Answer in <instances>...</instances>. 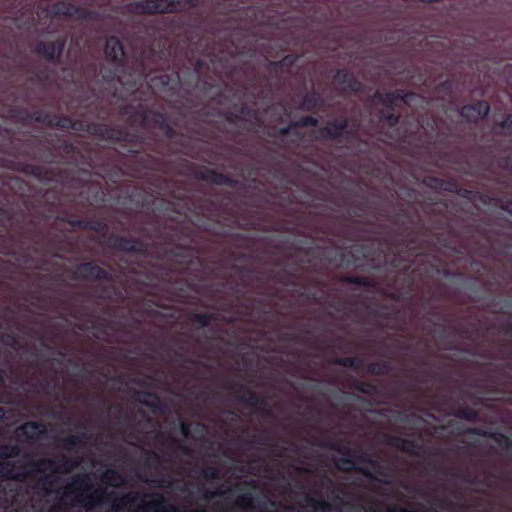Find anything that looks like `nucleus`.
Here are the masks:
<instances>
[{"label": "nucleus", "instance_id": "51", "mask_svg": "<svg viewBox=\"0 0 512 512\" xmlns=\"http://www.w3.org/2000/svg\"><path fill=\"white\" fill-rule=\"evenodd\" d=\"M236 505L240 508L248 509L253 504V495L250 491L242 493L236 499Z\"/></svg>", "mask_w": 512, "mask_h": 512}, {"label": "nucleus", "instance_id": "54", "mask_svg": "<svg viewBox=\"0 0 512 512\" xmlns=\"http://www.w3.org/2000/svg\"><path fill=\"white\" fill-rule=\"evenodd\" d=\"M94 122H86L83 120H73V127L71 130L82 131L90 134Z\"/></svg>", "mask_w": 512, "mask_h": 512}, {"label": "nucleus", "instance_id": "14", "mask_svg": "<svg viewBox=\"0 0 512 512\" xmlns=\"http://www.w3.org/2000/svg\"><path fill=\"white\" fill-rule=\"evenodd\" d=\"M190 175L197 180L207 181L215 185H225L228 187H236L238 181L231 178L229 175L217 172L216 170L207 167H197L194 164L189 165Z\"/></svg>", "mask_w": 512, "mask_h": 512}, {"label": "nucleus", "instance_id": "27", "mask_svg": "<svg viewBox=\"0 0 512 512\" xmlns=\"http://www.w3.org/2000/svg\"><path fill=\"white\" fill-rule=\"evenodd\" d=\"M299 56L296 54H288L285 55L281 60L279 61H269L268 63V69L270 72L273 73H290L292 67L296 64L298 61Z\"/></svg>", "mask_w": 512, "mask_h": 512}, {"label": "nucleus", "instance_id": "59", "mask_svg": "<svg viewBox=\"0 0 512 512\" xmlns=\"http://www.w3.org/2000/svg\"><path fill=\"white\" fill-rule=\"evenodd\" d=\"M67 223L73 228L86 230L87 219H68Z\"/></svg>", "mask_w": 512, "mask_h": 512}, {"label": "nucleus", "instance_id": "52", "mask_svg": "<svg viewBox=\"0 0 512 512\" xmlns=\"http://www.w3.org/2000/svg\"><path fill=\"white\" fill-rule=\"evenodd\" d=\"M236 10V4L233 1L226 3L217 2L215 5V11L220 15H228Z\"/></svg>", "mask_w": 512, "mask_h": 512}, {"label": "nucleus", "instance_id": "40", "mask_svg": "<svg viewBox=\"0 0 512 512\" xmlns=\"http://www.w3.org/2000/svg\"><path fill=\"white\" fill-rule=\"evenodd\" d=\"M238 115L240 116V121H254L259 122L260 121V115L259 112L256 109H253L249 107L246 104H243L239 107L237 110Z\"/></svg>", "mask_w": 512, "mask_h": 512}, {"label": "nucleus", "instance_id": "48", "mask_svg": "<svg viewBox=\"0 0 512 512\" xmlns=\"http://www.w3.org/2000/svg\"><path fill=\"white\" fill-rule=\"evenodd\" d=\"M434 372L431 368L423 367L418 370L416 380L421 384H428L432 381Z\"/></svg>", "mask_w": 512, "mask_h": 512}, {"label": "nucleus", "instance_id": "30", "mask_svg": "<svg viewBox=\"0 0 512 512\" xmlns=\"http://www.w3.org/2000/svg\"><path fill=\"white\" fill-rule=\"evenodd\" d=\"M90 438V434L86 432H80L63 438L61 440V446L67 451H71L76 446L86 444Z\"/></svg>", "mask_w": 512, "mask_h": 512}, {"label": "nucleus", "instance_id": "20", "mask_svg": "<svg viewBox=\"0 0 512 512\" xmlns=\"http://www.w3.org/2000/svg\"><path fill=\"white\" fill-rule=\"evenodd\" d=\"M47 433L44 423L39 421H27L16 429L18 438H25L27 442L40 439Z\"/></svg>", "mask_w": 512, "mask_h": 512}, {"label": "nucleus", "instance_id": "37", "mask_svg": "<svg viewBox=\"0 0 512 512\" xmlns=\"http://www.w3.org/2000/svg\"><path fill=\"white\" fill-rule=\"evenodd\" d=\"M332 363L353 370H358L363 366V360L358 357H338L335 358Z\"/></svg>", "mask_w": 512, "mask_h": 512}, {"label": "nucleus", "instance_id": "15", "mask_svg": "<svg viewBox=\"0 0 512 512\" xmlns=\"http://www.w3.org/2000/svg\"><path fill=\"white\" fill-rule=\"evenodd\" d=\"M107 246L113 250L129 254L144 255L147 250V245L139 238L120 235H110Z\"/></svg>", "mask_w": 512, "mask_h": 512}, {"label": "nucleus", "instance_id": "1", "mask_svg": "<svg viewBox=\"0 0 512 512\" xmlns=\"http://www.w3.org/2000/svg\"><path fill=\"white\" fill-rule=\"evenodd\" d=\"M447 219L446 215H441L438 226L433 228L426 227L424 223L414 225V221L411 220L410 224L413 227H408L398 215L391 221L398 227L399 232L394 235L387 232L383 238V243L397 254L395 261L399 263L395 267L411 269L412 286L423 290V299L431 308L440 294V277L448 276L447 264L433 254L438 245H448L447 240L439 232Z\"/></svg>", "mask_w": 512, "mask_h": 512}, {"label": "nucleus", "instance_id": "29", "mask_svg": "<svg viewBox=\"0 0 512 512\" xmlns=\"http://www.w3.org/2000/svg\"><path fill=\"white\" fill-rule=\"evenodd\" d=\"M489 113V105L485 101H479L471 106L462 108L461 115L467 118L483 119Z\"/></svg>", "mask_w": 512, "mask_h": 512}, {"label": "nucleus", "instance_id": "46", "mask_svg": "<svg viewBox=\"0 0 512 512\" xmlns=\"http://www.w3.org/2000/svg\"><path fill=\"white\" fill-rule=\"evenodd\" d=\"M318 119L314 116H304L296 121L291 122V126L294 127V130H297L299 128H305V127H316L318 126Z\"/></svg>", "mask_w": 512, "mask_h": 512}, {"label": "nucleus", "instance_id": "9", "mask_svg": "<svg viewBox=\"0 0 512 512\" xmlns=\"http://www.w3.org/2000/svg\"><path fill=\"white\" fill-rule=\"evenodd\" d=\"M359 124L349 126V119L346 116L329 121L319 129L320 138L336 142L351 141L358 135Z\"/></svg>", "mask_w": 512, "mask_h": 512}, {"label": "nucleus", "instance_id": "24", "mask_svg": "<svg viewBox=\"0 0 512 512\" xmlns=\"http://www.w3.org/2000/svg\"><path fill=\"white\" fill-rule=\"evenodd\" d=\"M121 135L118 136L116 142L123 143V148L126 149H142L145 145V139L142 135L137 132H129L125 129L120 128Z\"/></svg>", "mask_w": 512, "mask_h": 512}, {"label": "nucleus", "instance_id": "16", "mask_svg": "<svg viewBox=\"0 0 512 512\" xmlns=\"http://www.w3.org/2000/svg\"><path fill=\"white\" fill-rule=\"evenodd\" d=\"M104 55L106 60L114 64L117 68H127L124 47L117 36H109L104 45Z\"/></svg>", "mask_w": 512, "mask_h": 512}, {"label": "nucleus", "instance_id": "5", "mask_svg": "<svg viewBox=\"0 0 512 512\" xmlns=\"http://www.w3.org/2000/svg\"><path fill=\"white\" fill-rule=\"evenodd\" d=\"M314 252L327 260L329 264L336 266L343 264L351 266L363 260L370 261L374 259L372 247L369 243H356L347 251H338L329 247L310 248L307 253L314 255Z\"/></svg>", "mask_w": 512, "mask_h": 512}, {"label": "nucleus", "instance_id": "53", "mask_svg": "<svg viewBox=\"0 0 512 512\" xmlns=\"http://www.w3.org/2000/svg\"><path fill=\"white\" fill-rule=\"evenodd\" d=\"M190 247H184L182 252L174 251L173 255L175 257L181 258V263L190 265L193 262L194 256L190 253Z\"/></svg>", "mask_w": 512, "mask_h": 512}, {"label": "nucleus", "instance_id": "41", "mask_svg": "<svg viewBox=\"0 0 512 512\" xmlns=\"http://www.w3.org/2000/svg\"><path fill=\"white\" fill-rule=\"evenodd\" d=\"M391 370V366L387 362H374L366 366L367 373L375 376L387 375Z\"/></svg>", "mask_w": 512, "mask_h": 512}, {"label": "nucleus", "instance_id": "23", "mask_svg": "<svg viewBox=\"0 0 512 512\" xmlns=\"http://www.w3.org/2000/svg\"><path fill=\"white\" fill-rule=\"evenodd\" d=\"M91 135L104 141H117L118 136L121 135L120 128L117 126H110L105 123H93Z\"/></svg>", "mask_w": 512, "mask_h": 512}, {"label": "nucleus", "instance_id": "34", "mask_svg": "<svg viewBox=\"0 0 512 512\" xmlns=\"http://www.w3.org/2000/svg\"><path fill=\"white\" fill-rule=\"evenodd\" d=\"M351 387L369 397H373L378 394V387L366 381L355 379L351 383Z\"/></svg>", "mask_w": 512, "mask_h": 512}, {"label": "nucleus", "instance_id": "8", "mask_svg": "<svg viewBox=\"0 0 512 512\" xmlns=\"http://www.w3.org/2000/svg\"><path fill=\"white\" fill-rule=\"evenodd\" d=\"M57 145H52V147H48L45 153L40 157V159L48 164H53L57 162V154L54 150L61 152L62 154L76 158L79 164L83 166H87L89 169H94L95 164L89 153H83L80 149L71 141L65 139L64 137H59L56 135Z\"/></svg>", "mask_w": 512, "mask_h": 512}, {"label": "nucleus", "instance_id": "56", "mask_svg": "<svg viewBox=\"0 0 512 512\" xmlns=\"http://www.w3.org/2000/svg\"><path fill=\"white\" fill-rule=\"evenodd\" d=\"M161 461H162V459H161V456L159 453H157L155 451L147 452L146 464L148 466L158 465L161 463Z\"/></svg>", "mask_w": 512, "mask_h": 512}, {"label": "nucleus", "instance_id": "18", "mask_svg": "<svg viewBox=\"0 0 512 512\" xmlns=\"http://www.w3.org/2000/svg\"><path fill=\"white\" fill-rule=\"evenodd\" d=\"M333 81L343 93H358L362 90V84L356 77L347 70L338 69L334 74Z\"/></svg>", "mask_w": 512, "mask_h": 512}, {"label": "nucleus", "instance_id": "49", "mask_svg": "<svg viewBox=\"0 0 512 512\" xmlns=\"http://www.w3.org/2000/svg\"><path fill=\"white\" fill-rule=\"evenodd\" d=\"M201 476L205 480H218L220 479V471L215 466H205L201 469Z\"/></svg>", "mask_w": 512, "mask_h": 512}, {"label": "nucleus", "instance_id": "22", "mask_svg": "<svg viewBox=\"0 0 512 512\" xmlns=\"http://www.w3.org/2000/svg\"><path fill=\"white\" fill-rule=\"evenodd\" d=\"M127 152L134 155L135 163L140 169L160 171V159L156 156L150 153L140 154L138 149H128Z\"/></svg>", "mask_w": 512, "mask_h": 512}, {"label": "nucleus", "instance_id": "38", "mask_svg": "<svg viewBox=\"0 0 512 512\" xmlns=\"http://www.w3.org/2000/svg\"><path fill=\"white\" fill-rule=\"evenodd\" d=\"M21 448L17 444H1L0 445V459L9 460L16 458L20 455Z\"/></svg>", "mask_w": 512, "mask_h": 512}, {"label": "nucleus", "instance_id": "4", "mask_svg": "<svg viewBox=\"0 0 512 512\" xmlns=\"http://www.w3.org/2000/svg\"><path fill=\"white\" fill-rule=\"evenodd\" d=\"M421 189L423 191L414 188L408 189L406 197L425 213L435 212L440 204V193L448 191V181L434 176H426L422 180Z\"/></svg>", "mask_w": 512, "mask_h": 512}, {"label": "nucleus", "instance_id": "17", "mask_svg": "<svg viewBox=\"0 0 512 512\" xmlns=\"http://www.w3.org/2000/svg\"><path fill=\"white\" fill-rule=\"evenodd\" d=\"M382 442L396 450L415 456L419 455L422 450V446L418 441L405 439L396 435L384 434Z\"/></svg>", "mask_w": 512, "mask_h": 512}, {"label": "nucleus", "instance_id": "57", "mask_svg": "<svg viewBox=\"0 0 512 512\" xmlns=\"http://www.w3.org/2000/svg\"><path fill=\"white\" fill-rule=\"evenodd\" d=\"M146 59V52L142 53L140 57L137 59L138 65H139V75L141 77L147 76L149 73L148 67L145 63Z\"/></svg>", "mask_w": 512, "mask_h": 512}, {"label": "nucleus", "instance_id": "47", "mask_svg": "<svg viewBox=\"0 0 512 512\" xmlns=\"http://www.w3.org/2000/svg\"><path fill=\"white\" fill-rule=\"evenodd\" d=\"M52 115L49 113H44L40 110L30 112V120L39 124H43L49 127V123H51Z\"/></svg>", "mask_w": 512, "mask_h": 512}, {"label": "nucleus", "instance_id": "36", "mask_svg": "<svg viewBox=\"0 0 512 512\" xmlns=\"http://www.w3.org/2000/svg\"><path fill=\"white\" fill-rule=\"evenodd\" d=\"M189 319L194 323H197L199 327H208L211 321L218 320V316L215 313H191Z\"/></svg>", "mask_w": 512, "mask_h": 512}, {"label": "nucleus", "instance_id": "25", "mask_svg": "<svg viewBox=\"0 0 512 512\" xmlns=\"http://www.w3.org/2000/svg\"><path fill=\"white\" fill-rule=\"evenodd\" d=\"M330 448L339 454H342L344 457H349L353 461L370 464L373 467L376 465V461L371 459L369 456L359 452L358 450L351 449L348 446L333 443L330 445Z\"/></svg>", "mask_w": 512, "mask_h": 512}, {"label": "nucleus", "instance_id": "11", "mask_svg": "<svg viewBox=\"0 0 512 512\" xmlns=\"http://www.w3.org/2000/svg\"><path fill=\"white\" fill-rule=\"evenodd\" d=\"M73 279L84 281H113V274L93 261L81 262L75 266Z\"/></svg>", "mask_w": 512, "mask_h": 512}, {"label": "nucleus", "instance_id": "60", "mask_svg": "<svg viewBox=\"0 0 512 512\" xmlns=\"http://www.w3.org/2000/svg\"><path fill=\"white\" fill-rule=\"evenodd\" d=\"M226 121L230 124H235L237 123L238 121H240V116L238 115V112L237 113H234V112H228L226 114Z\"/></svg>", "mask_w": 512, "mask_h": 512}, {"label": "nucleus", "instance_id": "50", "mask_svg": "<svg viewBox=\"0 0 512 512\" xmlns=\"http://www.w3.org/2000/svg\"><path fill=\"white\" fill-rule=\"evenodd\" d=\"M125 69H121V68H117L114 70V69H110V68H103L101 70V75H102V78L104 81L106 82H112V81H115V80H119V76H118V72H125Z\"/></svg>", "mask_w": 512, "mask_h": 512}, {"label": "nucleus", "instance_id": "2", "mask_svg": "<svg viewBox=\"0 0 512 512\" xmlns=\"http://www.w3.org/2000/svg\"><path fill=\"white\" fill-rule=\"evenodd\" d=\"M76 493L75 501L86 509H93L113 499V509L118 511L126 507H133L140 500L137 512H176V507L166 503L161 493L142 495L138 492H130L121 497L115 498V491H107L102 487H94L87 474L77 475L72 478L67 486L66 496Z\"/></svg>", "mask_w": 512, "mask_h": 512}, {"label": "nucleus", "instance_id": "64", "mask_svg": "<svg viewBox=\"0 0 512 512\" xmlns=\"http://www.w3.org/2000/svg\"><path fill=\"white\" fill-rule=\"evenodd\" d=\"M224 492L221 491V490H217L216 492H208V491H205L204 493V497L207 498V499H211L213 498L214 496L216 495H222Z\"/></svg>", "mask_w": 512, "mask_h": 512}, {"label": "nucleus", "instance_id": "32", "mask_svg": "<svg viewBox=\"0 0 512 512\" xmlns=\"http://www.w3.org/2000/svg\"><path fill=\"white\" fill-rule=\"evenodd\" d=\"M400 114L396 109H381L379 111V122L389 129H394L399 124Z\"/></svg>", "mask_w": 512, "mask_h": 512}, {"label": "nucleus", "instance_id": "19", "mask_svg": "<svg viewBox=\"0 0 512 512\" xmlns=\"http://www.w3.org/2000/svg\"><path fill=\"white\" fill-rule=\"evenodd\" d=\"M417 96L414 92H406V93H400L399 91L396 92H375L374 98L381 103L384 108L383 109H396V102L398 100L403 101L405 104H409L412 99Z\"/></svg>", "mask_w": 512, "mask_h": 512}, {"label": "nucleus", "instance_id": "28", "mask_svg": "<svg viewBox=\"0 0 512 512\" xmlns=\"http://www.w3.org/2000/svg\"><path fill=\"white\" fill-rule=\"evenodd\" d=\"M323 105L324 100L322 96L319 93L312 91L305 94L299 105V109L305 112H314L316 109L323 107Z\"/></svg>", "mask_w": 512, "mask_h": 512}, {"label": "nucleus", "instance_id": "61", "mask_svg": "<svg viewBox=\"0 0 512 512\" xmlns=\"http://www.w3.org/2000/svg\"><path fill=\"white\" fill-rule=\"evenodd\" d=\"M501 126L503 129H506L509 132H512V116L511 115L507 116Z\"/></svg>", "mask_w": 512, "mask_h": 512}, {"label": "nucleus", "instance_id": "42", "mask_svg": "<svg viewBox=\"0 0 512 512\" xmlns=\"http://www.w3.org/2000/svg\"><path fill=\"white\" fill-rule=\"evenodd\" d=\"M305 502L308 506L312 507L315 511H321V512H327L331 510L332 506L329 502L322 500V499H316L310 494H307L305 496Z\"/></svg>", "mask_w": 512, "mask_h": 512}, {"label": "nucleus", "instance_id": "45", "mask_svg": "<svg viewBox=\"0 0 512 512\" xmlns=\"http://www.w3.org/2000/svg\"><path fill=\"white\" fill-rule=\"evenodd\" d=\"M86 230L106 235L108 233L109 228H108L107 223L104 220L87 219Z\"/></svg>", "mask_w": 512, "mask_h": 512}, {"label": "nucleus", "instance_id": "26", "mask_svg": "<svg viewBox=\"0 0 512 512\" xmlns=\"http://www.w3.org/2000/svg\"><path fill=\"white\" fill-rule=\"evenodd\" d=\"M336 468H337V470H339L341 472L355 471L359 474H362L364 477H366L370 480L375 479L374 474L371 472V470L369 468L363 467V466H356L355 461H353L349 457L340 458L338 460V462L336 463Z\"/></svg>", "mask_w": 512, "mask_h": 512}, {"label": "nucleus", "instance_id": "13", "mask_svg": "<svg viewBox=\"0 0 512 512\" xmlns=\"http://www.w3.org/2000/svg\"><path fill=\"white\" fill-rule=\"evenodd\" d=\"M228 387L233 389L235 392H241V394L237 396V401L239 403L252 409L258 408L266 415L271 414V410L268 408V402L265 397L260 396L239 382L231 383Z\"/></svg>", "mask_w": 512, "mask_h": 512}, {"label": "nucleus", "instance_id": "33", "mask_svg": "<svg viewBox=\"0 0 512 512\" xmlns=\"http://www.w3.org/2000/svg\"><path fill=\"white\" fill-rule=\"evenodd\" d=\"M24 171L39 180L53 181L56 176L52 170L37 165H25Z\"/></svg>", "mask_w": 512, "mask_h": 512}, {"label": "nucleus", "instance_id": "62", "mask_svg": "<svg viewBox=\"0 0 512 512\" xmlns=\"http://www.w3.org/2000/svg\"><path fill=\"white\" fill-rule=\"evenodd\" d=\"M180 432L184 437H188L190 433V426L185 422H180Z\"/></svg>", "mask_w": 512, "mask_h": 512}, {"label": "nucleus", "instance_id": "44", "mask_svg": "<svg viewBox=\"0 0 512 512\" xmlns=\"http://www.w3.org/2000/svg\"><path fill=\"white\" fill-rule=\"evenodd\" d=\"M30 112L27 108L15 106L9 110L10 117L18 122L25 123L30 120Z\"/></svg>", "mask_w": 512, "mask_h": 512}, {"label": "nucleus", "instance_id": "6", "mask_svg": "<svg viewBox=\"0 0 512 512\" xmlns=\"http://www.w3.org/2000/svg\"><path fill=\"white\" fill-rule=\"evenodd\" d=\"M200 0H140L128 3L126 12L133 15L173 14L185 8L194 9Z\"/></svg>", "mask_w": 512, "mask_h": 512}, {"label": "nucleus", "instance_id": "43", "mask_svg": "<svg viewBox=\"0 0 512 512\" xmlns=\"http://www.w3.org/2000/svg\"><path fill=\"white\" fill-rule=\"evenodd\" d=\"M343 282L367 288H372L375 285V282L371 278L357 275L345 276Z\"/></svg>", "mask_w": 512, "mask_h": 512}, {"label": "nucleus", "instance_id": "21", "mask_svg": "<svg viewBox=\"0 0 512 512\" xmlns=\"http://www.w3.org/2000/svg\"><path fill=\"white\" fill-rule=\"evenodd\" d=\"M134 399L141 405L149 408L152 412H161L163 404L159 396L150 391H134Z\"/></svg>", "mask_w": 512, "mask_h": 512}, {"label": "nucleus", "instance_id": "3", "mask_svg": "<svg viewBox=\"0 0 512 512\" xmlns=\"http://www.w3.org/2000/svg\"><path fill=\"white\" fill-rule=\"evenodd\" d=\"M77 466L78 461L62 454L57 458L42 457L37 460H29L26 465L29 468L27 471L15 473L13 462L0 459V480H24L34 474H43L47 471L51 473H69Z\"/></svg>", "mask_w": 512, "mask_h": 512}, {"label": "nucleus", "instance_id": "7", "mask_svg": "<svg viewBox=\"0 0 512 512\" xmlns=\"http://www.w3.org/2000/svg\"><path fill=\"white\" fill-rule=\"evenodd\" d=\"M119 113L122 116H127V121L131 125L137 124L143 128H158L168 139H173L177 135L176 130L170 124L168 117L160 111L137 109L130 112L129 105H122L119 108Z\"/></svg>", "mask_w": 512, "mask_h": 512}, {"label": "nucleus", "instance_id": "35", "mask_svg": "<svg viewBox=\"0 0 512 512\" xmlns=\"http://www.w3.org/2000/svg\"><path fill=\"white\" fill-rule=\"evenodd\" d=\"M101 481L107 485L120 486L124 477L117 469L109 468L102 474Z\"/></svg>", "mask_w": 512, "mask_h": 512}, {"label": "nucleus", "instance_id": "10", "mask_svg": "<svg viewBox=\"0 0 512 512\" xmlns=\"http://www.w3.org/2000/svg\"><path fill=\"white\" fill-rule=\"evenodd\" d=\"M43 12H46L50 17L75 16L78 20L98 21L100 18V14L97 11L79 7L66 1H57L52 5H48L43 8Z\"/></svg>", "mask_w": 512, "mask_h": 512}, {"label": "nucleus", "instance_id": "12", "mask_svg": "<svg viewBox=\"0 0 512 512\" xmlns=\"http://www.w3.org/2000/svg\"><path fill=\"white\" fill-rule=\"evenodd\" d=\"M66 43V36H60L55 41H38L33 51L48 62L58 65L61 63Z\"/></svg>", "mask_w": 512, "mask_h": 512}, {"label": "nucleus", "instance_id": "31", "mask_svg": "<svg viewBox=\"0 0 512 512\" xmlns=\"http://www.w3.org/2000/svg\"><path fill=\"white\" fill-rule=\"evenodd\" d=\"M31 144V140L24 142L19 138L13 139L10 143L9 154L16 158H27L29 157L28 149L30 148Z\"/></svg>", "mask_w": 512, "mask_h": 512}, {"label": "nucleus", "instance_id": "63", "mask_svg": "<svg viewBox=\"0 0 512 512\" xmlns=\"http://www.w3.org/2000/svg\"><path fill=\"white\" fill-rule=\"evenodd\" d=\"M5 339H6V342L9 343L11 346H15L17 344L16 337L11 333L6 334Z\"/></svg>", "mask_w": 512, "mask_h": 512}, {"label": "nucleus", "instance_id": "58", "mask_svg": "<svg viewBox=\"0 0 512 512\" xmlns=\"http://www.w3.org/2000/svg\"><path fill=\"white\" fill-rule=\"evenodd\" d=\"M162 86H168L171 81L178 82L180 77L178 72H174L171 75L164 74L160 77Z\"/></svg>", "mask_w": 512, "mask_h": 512}, {"label": "nucleus", "instance_id": "39", "mask_svg": "<svg viewBox=\"0 0 512 512\" xmlns=\"http://www.w3.org/2000/svg\"><path fill=\"white\" fill-rule=\"evenodd\" d=\"M72 125L73 119L66 115H52L51 123H49V127L59 128L61 130H71V128L73 127Z\"/></svg>", "mask_w": 512, "mask_h": 512}, {"label": "nucleus", "instance_id": "55", "mask_svg": "<svg viewBox=\"0 0 512 512\" xmlns=\"http://www.w3.org/2000/svg\"><path fill=\"white\" fill-rule=\"evenodd\" d=\"M277 133L281 137H286L291 133L298 139L301 137L300 132L298 130H294V127L291 126V122L287 126L279 128Z\"/></svg>", "mask_w": 512, "mask_h": 512}]
</instances>
